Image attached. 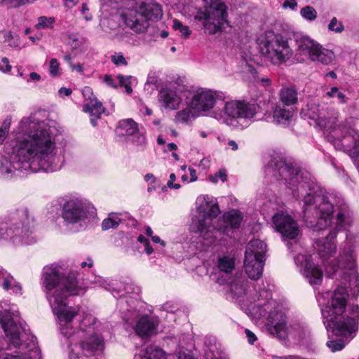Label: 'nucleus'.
<instances>
[{
    "mask_svg": "<svg viewBox=\"0 0 359 359\" xmlns=\"http://www.w3.org/2000/svg\"><path fill=\"white\" fill-rule=\"evenodd\" d=\"M60 69V65L57 62V59L53 58L50 61L49 69L50 74L52 76L55 77L58 75V72Z\"/></svg>",
    "mask_w": 359,
    "mask_h": 359,
    "instance_id": "nucleus-47",
    "label": "nucleus"
},
{
    "mask_svg": "<svg viewBox=\"0 0 359 359\" xmlns=\"http://www.w3.org/2000/svg\"><path fill=\"white\" fill-rule=\"evenodd\" d=\"M147 353L148 354L147 359H166L165 352L158 347H150Z\"/></svg>",
    "mask_w": 359,
    "mask_h": 359,
    "instance_id": "nucleus-37",
    "label": "nucleus"
},
{
    "mask_svg": "<svg viewBox=\"0 0 359 359\" xmlns=\"http://www.w3.org/2000/svg\"><path fill=\"white\" fill-rule=\"evenodd\" d=\"M1 327L8 338L9 343L6 338H0V350L10 349L11 346L15 348L21 345V339L18 327L9 312H4L0 316Z\"/></svg>",
    "mask_w": 359,
    "mask_h": 359,
    "instance_id": "nucleus-11",
    "label": "nucleus"
},
{
    "mask_svg": "<svg viewBox=\"0 0 359 359\" xmlns=\"http://www.w3.org/2000/svg\"><path fill=\"white\" fill-rule=\"evenodd\" d=\"M316 57L317 58H313L312 61H318L323 65H328L333 62L335 55L332 50L324 48L320 45L319 50L316 53Z\"/></svg>",
    "mask_w": 359,
    "mask_h": 359,
    "instance_id": "nucleus-31",
    "label": "nucleus"
},
{
    "mask_svg": "<svg viewBox=\"0 0 359 359\" xmlns=\"http://www.w3.org/2000/svg\"><path fill=\"white\" fill-rule=\"evenodd\" d=\"M292 116V109H285L280 105H277L273 111V119L280 124L287 125Z\"/></svg>",
    "mask_w": 359,
    "mask_h": 359,
    "instance_id": "nucleus-27",
    "label": "nucleus"
},
{
    "mask_svg": "<svg viewBox=\"0 0 359 359\" xmlns=\"http://www.w3.org/2000/svg\"><path fill=\"white\" fill-rule=\"evenodd\" d=\"M13 278L11 276H8L6 277L3 281V287L6 290H12L13 292L18 293L21 291L22 287L21 285L14 282V284H13Z\"/></svg>",
    "mask_w": 359,
    "mask_h": 359,
    "instance_id": "nucleus-33",
    "label": "nucleus"
},
{
    "mask_svg": "<svg viewBox=\"0 0 359 359\" xmlns=\"http://www.w3.org/2000/svg\"><path fill=\"white\" fill-rule=\"evenodd\" d=\"M226 6L224 3H219L214 7H210L208 19L224 25L227 22Z\"/></svg>",
    "mask_w": 359,
    "mask_h": 359,
    "instance_id": "nucleus-26",
    "label": "nucleus"
},
{
    "mask_svg": "<svg viewBox=\"0 0 359 359\" xmlns=\"http://www.w3.org/2000/svg\"><path fill=\"white\" fill-rule=\"evenodd\" d=\"M55 22L54 18H47L46 16H41L38 18V23L36 25L37 29H44L52 27L53 23Z\"/></svg>",
    "mask_w": 359,
    "mask_h": 359,
    "instance_id": "nucleus-40",
    "label": "nucleus"
},
{
    "mask_svg": "<svg viewBox=\"0 0 359 359\" xmlns=\"http://www.w3.org/2000/svg\"><path fill=\"white\" fill-rule=\"evenodd\" d=\"M280 100L284 105L290 106L297 103V91L294 88L287 87L281 89Z\"/></svg>",
    "mask_w": 359,
    "mask_h": 359,
    "instance_id": "nucleus-28",
    "label": "nucleus"
},
{
    "mask_svg": "<svg viewBox=\"0 0 359 359\" xmlns=\"http://www.w3.org/2000/svg\"><path fill=\"white\" fill-rule=\"evenodd\" d=\"M162 6L156 0H143L135 7L124 10L121 18L127 27L137 33L145 32L149 22H157L163 17Z\"/></svg>",
    "mask_w": 359,
    "mask_h": 359,
    "instance_id": "nucleus-5",
    "label": "nucleus"
},
{
    "mask_svg": "<svg viewBox=\"0 0 359 359\" xmlns=\"http://www.w3.org/2000/svg\"><path fill=\"white\" fill-rule=\"evenodd\" d=\"M224 220L231 229H238L243 220V214L238 210H232L224 213Z\"/></svg>",
    "mask_w": 359,
    "mask_h": 359,
    "instance_id": "nucleus-29",
    "label": "nucleus"
},
{
    "mask_svg": "<svg viewBox=\"0 0 359 359\" xmlns=\"http://www.w3.org/2000/svg\"><path fill=\"white\" fill-rule=\"evenodd\" d=\"M69 67L72 71L76 70L78 72H83V66L80 63H78L76 65L72 63Z\"/></svg>",
    "mask_w": 359,
    "mask_h": 359,
    "instance_id": "nucleus-58",
    "label": "nucleus"
},
{
    "mask_svg": "<svg viewBox=\"0 0 359 359\" xmlns=\"http://www.w3.org/2000/svg\"><path fill=\"white\" fill-rule=\"evenodd\" d=\"M217 97L215 91L198 89L194 93L189 104L197 111H208L214 107Z\"/></svg>",
    "mask_w": 359,
    "mask_h": 359,
    "instance_id": "nucleus-14",
    "label": "nucleus"
},
{
    "mask_svg": "<svg viewBox=\"0 0 359 359\" xmlns=\"http://www.w3.org/2000/svg\"><path fill=\"white\" fill-rule=\"evenodd\" d=\"M266 168L277 180H283L286 182L296 178L300 172L299 166L294 162L281 154H272Z\"/></svg>",
    "mask_w": 359,
    "mask_h": 359,
    "instance_id": "nucleus-9",
    "label": "nucleus"
},
{
    "mask_svg": "<svg viewBox=\"0 0 359 359\" xmlns=\"http://www.w3.org/2000/svg\"><path fill=\"white\" fill-rule=\"evenodd\" d=\"M210 181L214 183L218 182V179H220L223 182L227 180V174L225 169H219V171L215 174V175H210Z\"/></svg>",
    "mask_w": 359,
    "mask_h": 359,
    "instance_id": "nucleus-46",
    "label": "nucleus"
},
{
    "mask_svg": "<svg viewBox=\"0 0 359 359\" xmlns=\"http://www.w3.org/2000/svg\"><path fill=\"white\" fill-rule=\"evenodd\" d=\"M158 322L154 318L145 315L140 317L135 327L136 334L140 337L151 336L156 332Z\"/></svg>",
    "mask_w": 359,
    "mask_h": 359,
    "instance_id": "nucleus-19",
    "label": "nucleus"
},
{
    "mask_svg": "<svg viewBox=\"0 0 359 359\" xmlns=\"http://www.w3.org/2000/svg\"><path fill=\"white\" fill-rule=\"evenodd\" d=\"M260 52L272 64L280 65L286 62L292 55L287 40L280 34L269 33L260 43Z\"/></svg>",
    "mask_w": 359,
    "mask_h": 359,
    "instance_id": "nucleus-7",
    "label": "nucleus"
},
{
    "mask_svg": "<svg viewBox=\"0 0 359 359\" xmlns=\"http://www.w3.org/2000/svg\"><path fill=\"white\" fill-rule=\"evenodd\" d=\"M208 15H209V9L208 8L205 7L203 10L201 9L199 10L196 15H195L194 18L198 20H207L208 19Z\"/></svg>",
    "mask_w": 359,
    "mask_h": 359,
    "instance_id": "nucleus-49",
    "label": "nucleus"
},
{
    "mask_svg": "<svg viewBox=\"0 0 359 359\" xmlns=\"http://www.w3.org/2000/svg\"><path fill=\"white\" fill-rule=\"evenodd\" d=\"M348 297L347 288L338 287L333 291L330 299L321 311L327 330L336 336L347 337L358 329V305L350 306L351 316L344 314Z\"/></svg>",
    "mask_w": 359,
    "mask_h": 359,
    "instance_id": "nucleus-3",
    "label": "nucleus"
},
{
    "mask_svg": "<svg viewBox=\"0 0 359 359\" xmlns=\"http://www.w3.org/2000/svg\"><path fill=\"white\" fill-rule=\"evenodd\" d=\"M304 275L311 285H319L323 280L322 269L318 264L309 260L306 261Z\"/></svg>",
    "mask_w": 359,
    "mask_h": 359,
    "instance_id": "nucleus-22",
    "label": "nucleus"
},
{
    "mask_svg": "<svg viewBox=\"0 0 359 359\" xmlns=\"http://www.w3.org/2000/svg\"><path fill=\"white\" fill-rule=\"evenodd\" d=\"M266 328L269 332L279 339H285L287 337V328L285 316L282 313H271Z\"/></svg>",
    "mask_w": 359,
    "mask_h": 359,
    "instance_id": "nucleus-17",
    "label": "nucleus"
},
{
    "mask_svg": "<svg viewBox=\"0 0 359 359\" xmlns=\"http://www.w3.org/2000/svg\"><path fill=\"white\" fill-rule=\"evenodd\" d=\"M326 95L329 97H334L337 96L339 98L340 103L344 104L347 102V97L343 93L339 90L337 87L331 88L330 90L327 92Z\"/></svg>",
    "mask_w": 359,
    "mask_h": 359,
    "instance_id": "nucleus-42",
    "label": "nucleus"
},
{
    "mask_svg": "<svg viewBox=\"0 0 359 359\" xmlns=\"http://www.w3.org/2000/svg\"><path fill=\"white\" fill-rule=\"evenodd\" d=\"M257 105L246 101H231L226 103L225 114L233 118H252L257 114Z\"/></svg>",
    "mask_w": 359,
    "mask_h": 359,
    "instance_id": "nucleus-13",
    "label": "nucleus"
},
{
    "mask_svg": "<svg viewBox=\"0 0 359 359\" xmlns=\"http://www.w3.org/2000/svg\"><path fill=\"white\" fill-rule=\"evenodd\" d=\"M304 215L307 220L309 214L314 210L317 220L316 226L319 230L326 229L331 224L334 213V205L326 196H315L308 194L304 197Z\"/></svg>",
    "mask_w": 359,
    "mask_h": 359,
    "instance_id": "nucleus-6",
    "label": "nucleus"
},
{
    "mask_svg": "<svg viewBox=\"0 0 359 359\" xmlns=\"http://www.w3.org/2000/svg\"><path fill=\"white\" fill-rule=\"evenodd\" d=\"M158 100L166 109H177L182 100L177 92L168 88H163L158 94Z\"/></svg>",
    "mask_w": 359,
    "mask_h": 359,
    "instance_id": "nucleus-20",
    "label": "nucleus"
},
{
    "mask_svg": "<svg viewBox=\"0 0 359 359\" xmlns=\"http://www.w3.org/2000/svg\"><path fill=\"white\" fill-rule=\"evenodd\" d=\"M34 131L27 137L18 138L13 147L14 157L3 167L6 173L15 171L36 172L40 170L53 172L60 168V158L53 155L55 137L50 128L35 124Z\"/></svg>",
    "mask_w": 359,
    "mask_h": 359,
    "instance_id": "nucleus-1",
    "label": "nucleus"
},
{
    "mask_svg": "<svg viewBox=\"0 0 359 359\" xmlns=\"http://www.w3.org/2000/svg\"><path fill=\"white\" fill-rule=\"evenodd\" d=\"M124 290L127 293H136L138 294L140 290L138 287L135 286L132 283H127L124 286Z\"/></svg>",
    "mask_w": 359,
    "mask_h": 359,
    "instance_id": "nucleus-52",
    "label": "nucleus"
},
{
    "mask_svg": "<svg viewBox=\"0 0 359 359\" xmlns=\"http://www.w3.org/2000/svg\"><path fill=\"white\" fill-rule=\"evenodd\" d=\"M82 93L85 97L83 111L90 114L91 116L90 123L93 126H96L97 121L100 119L101 115L104 113L105 108L103 107L102 103L93 95L92 89L90 87H86L83 90Z\"/></svg>",
    "mask_w": 359,
    "mask_h": 359,
    "instance_id": "nucleus-15",
    "label": "nucleus"
},
{
    "mask_svg": "<svg viewBox=\"0 0 359 359\" xmlns=\"http://www.w3.org/2000/svg\"><path fill=\"white\" fill-rule=\"evenodd\" d=\"M151 240L153 242L156 243H161L163 246H165V243L164 241H162L160 238V237H158V236H152L151 237Z\"/></svg>",
    "mask_w": 359,
    "mask_h": 359,
    "instance_id": "nucleus-61",
    "label": "nucleus"
},
{
    "mask_svg": "<svg viewBox=\"0 0 359 359\" xmlns=\"http://www.w3.org/2000/svg\"><path fill=\"white\" fill-rule=\"evenodd\" d=\"M220 213V210L217 204H213L210 208L207 215L210 218H215Z\"/></svg>",
    "mask_w": 359,
    "mask_h": 359,
    "instance_id": "nucleus-50",
    "label": "nucleus"
},
{
    "mask_svg": "<svg viewBox=\"0 0 359 359\" xmlns=\"http://www.w3.org/2000/svg\"><path fill=\"white\" fill-rule=\"evenodd\" d=\"M176 180V176L174 173H171L170 175V180H168V183H167V185L169 188H173V189H178L180 188V184H175L174 182Z\"/></svg>",
    "mask_w": 359,
    "mask_h": 359,
    "instance_id": "nucleus-53",
    "label": "nucleus"
},
{
    "mask_svg": "<svg viewBox=\"0 0 359 359\" xmlns=\"http://www.w3.org/2000/svg\"><path fill=\"white\" fill-rule=\"evenodd\" d=\"M191 108L189 107V108H185L180 111H178L175 115L176 121L186 123L190 119L191 114Z\"/></svg>",
    "mask_w": 359,
    "mask_h": 359,
    "instance_id": "nucleus-38",
    "label": "nucleus"
},
{
    "mask_svg": "<svg viewBox=\"0 0 359 359\" xmlns=\"http://www.w3.org/2000/svg\"><path fill=\"white\" fill-rule=\"evenodd\" d=\"M209 225L206 223L205 219H199L197 223V229L201 236H205L208 232Z\"/></svg>",
    "mask_w": 359,
    "mask_h": 359,
    "instance_id": "nucleus-48",
    "label": "nucleus"
},
{
    "mask_svg": "<svg viewBox=\"0 0 359 359\" xmlns=\"http://www.w3.org/2000/svg\"><path fill=\"white\" fill-rule=\"evenodd\" d=\"M172 27L175 31H178L181 36L184 38H188L191 33L188 26L184 25L180 20L176 19L173 20Z\"/></svg>",
    "mask_w": 359,
    "mask_h": 359,
    "instance_id": "nucleus-36",
    "label": "nucleus"
},
{
    "mask_svg": "<svg viewBox=\"0 0 359 359\" xmlns=\"http://www.w3.org/2000/svg\"><path fill=\"white\" fill-rule=\"evenodd\" d=\"M351 211L348 206L343 203L337 207L336 226L338 229L346 228L351 224Z\"/></svg>",
    "mask_w": 359,
    "mask_h": 359,
    "instance_id": "nucleus-25",
    "label": "nucleus"
},
{
    "mask_svg": "<svg viewBox=\"0 0 359 359\" xmlns=\"http://www.w3.org/2000/svg\"><path fill=\"white\" fill-rule=\"evenodd\" d=\"M337 237V231L335 229L330 231L329 234L324 239H319L317 244L318 245V253L323 258H328L335 253L337 245L335 239Z\"/></svg>",
    "mask_w": 359,
    "mask_h": 359,
    "instance_id": "nucleus-21",
    "label": "nucleus"
},
{
    "mask_svg": "<svg viewBox=\"0 0 359 359\" xmlns=\"http://www.w3.org/2000/svg\"><path fill=\"white\" fill-rule=\"evenodd\" d=\"M228 145L231 147V149L233 151L238 149V144L234 140H229L228 142Z\"/></svg>",
    "mask_w": 359,
    "mask_h": 359,
    "instance_id": "nucleus-62",
    "label": "nucleus"
},
{
    "mask_svg": "<svg viewBox=\"0 0 359 359\" xmlns=\"http://www.w3.org/2000/svg\"><path fill=\"white\" fill-rule=\"evenodd\" d=\"M88 207L78 198L67 201L62 208V217L69 224L85 222L89 215Z\"/></svg>",
    "mask_w": 359,
    "mask_h": 359,
    "instance_id": "nucleus-10",
    "label": "nucleus"
},
{
    "mask_svg": "<svg viewBox=\"0 0 359 359\" xmlns=\"http://www.w3.org/2000/svg\"><path fill=\"white\" fill-rule=\"evenodd\" d=\"M276 229L282 236L287 239L297 237L299 230L296 222L289 215L283 212L275 214L272 217Z\"/></svg>",
    "mask_w": 359,
    "mask_h": 359,
    "instance_id": "nucleus-12",
    "label": "nucleus"
},
{
    "mask_svg": "<svg viewBox=\"0 0 359 359\" xmlns=\"http://www.w3.org/2000/svg\"><path fill=\"white\" fill-rule=\"evenodd\" d=\"M353 255L351 246H348V248H344L339 255V259L332 262L331 268L334 273H335L339 268L345 269L352 265Z\"/></svg>",
    "mask_w": 359,
    "mask_h": 359,
    "instance_id": "nucleus-23",
    "label": "nucleus"
},
{
    "mask_svg": "<svg viewBox=\"0 0 359 359\" xmlns=\"http://www.w3.org/2000/svg\"><path fill=\"white\" fill-rule=\"evenodd\" d=\"M137 241L142 243L144 245L147 243L149 242V239L145 238L143 235L140 234L138 237H137Z\"/></svg>",
    "mask_w": 359,
    "mask_h": 359,
    "instance_id": "nucleus-63",
    "label": "nucleus"
},
{
    "mask_svg": "<svg viewBox=\"0 0 359 359\" xmlns=\"http://www.w3.org/2000/svg\"><path fill=\"white\" fill-rule=\"evenodd\" d=\"M65 1V5L68 8H73L75 6L79 0H63Z\"/></svg>",
    "mask_w": 359,
    "mask_h": 359,
    "instance_id": "nucleus-57",
    "label": "nucleus"
},
{
    "mask_svg": "<svg viewBox=\"0 0 359 359\" xmlns=\"http://www.w3.org/2000/svg\"><path fill=\"white\" fill-rule=\"evenodd\" d=\"M297 6V3L296 0H285L283 4L284 8H290L291 9H294Z\"/></svg>",
    "mask_w": 359,
    "mask_h": 359,
    "instance_id": "nucleus-56",
    "label": "nucleus"
},
{
    "mask_svg": "<svg viewBox=\"0 0 359 359\" xmlns=\"http://www.w3.org/2000/svg\"><path fill=\"white\" fill-rule=\"evenodd\" d=\"M222 26V25L219 24V22L212 21L210 19H208L203 22L204 29L209 34H216L221 29Z\"/></svg>",
    "mask_w": 359,
    "mask_h": 359,
    "instance_id": "nucleus-35",
    "label": "nucleus"
},
{
    "mask_svg": "<svg viewBox=\"0 0 359 359\" xmlns=\"http://www.w3.org/2000/svg\"><path fill=\"white\" fill-rule=\"evenodd\" d=\"M104 81L106 84H107L108 86H109L111 87H113L115 88H117V85L116 84V82L111 75L106 74L104 76Z\"/></svg>",
    "mask_w": 359,
    "mask_h": 359,
    "instance_id": "nucleus-54",
    "label": "nucleus"
},
{
    "mask_svg": "<svg viewBox=\"0 0 359 359\" xmlns=\"http://www.w3.org/2000/svg\"><path fill=\"white\" fill-rule=\"evenodd\" d=\"M111 62L118 67V66H127L128 65V61L124 57L123 54L120 53H115L114 55L111 56Z\"/></svg>",
    "mask_w": 359,
    "mask_h": 359,
    "instance_id": "nucleus-43",
    "label": "nucleus"
},
{
    "mask_svg": "<svg viewBox=\"0 0 359 359\" xmlns=\"http://www.w3.org/2000/svg\"><path fill=\"white\" fill-rule=\"evenodd\" d=\"M33 229L34 219L30 220L28 209H17L9 213L7 222L0 223V241L30 244L34 241L32 237Z\"/></svg>",
    "mask_w": 359,
    "mask_h": 359,
    "instance_id": "nucleus-4",
    "label": "nucleus"
},
{
    "mask_svg": "<svg viewBox=\"0 0 359 359\" xmlns=\"http://www.w3.org/2000/svg\"><path fill=\"white\" fill-rule=\"evenodd\" d=\"M59 93L60 94L63 93L65 96H69L72 94V90L71 88H67L62 87L59 90Z\"/></svg>",
    "mask_w": 359,
    "mask_h": 359,
    "instance_id": "nucleus-59",
    "label": "nucleus"
},
{
    "mask_svg": "<svg viewBox=\"0 0 359 359\" xmlns=\"http://www.w3.org/2000/svg\"><path fill=\"white\" fill-rule=\"evenodd\" d=\"M116 132L120 136H134L133 142L136 145H144L146 144V137L139 132L138 123L133 118L119 121Z\"/></svg>",
    "mask_w": 359,
    "mask_h": 359,
    "instance_id": "nucleus-16",
    "label": "nucleus"
},
{
    "mask_svg": "<svg viewBox=\"0 0 359 359\" xmlns=\"http://www.w3.org/2000/svg\"><path fill=\"white\" fill-rule=\"evenodd\" d=\"M76 271L60 273L57 266L45 267L42 273V287L48 299L53 313L61 323V333L69 337L73 332L69 325L79 315L81 306L67 309L69 297L82 296L87 290L83 283L79 280Z\"/></svg>",
    "mask_w": 359,
    "mask_h": 359,
    "instance_id": "nucleus-2",
    "label": "nucleus"
},
{
    "mask_svg": "<svg viewBox=\"0 0 359 359\" xmlns=\"http://www.w3.org/2000/svg\"><path fill=\"white\" fill-rule=\"evenodd\" d=\"M144 250L147 255H151L153 252V248L150 245V242H147L144 245Z\"/></svg>",
    "mask_w": 359,
    "mask_h": 359,
    "instance_id": "nucleus-60",
    "label": "nucleus"
},
{
    "mask_svg": "<svg viewBox=\"0 0 359 359\" xmlns=\"http://www.w3.org/2000/svg\"><path fill=\"white\" fill-rule=\"evenodd\" d=\"M112 214H110L109 217L104 219L102 223V229L104 231L108 230L109 229H116L119 225V221L113 219L111 216Z\"/></svg>",
    "mask_w": 359,
    "mask_h": 359,
    "instance_id": "nucleus-41",
    "label": "nucleus"
},
{
    "mask_svg": "<svg viewBox=\"0 0 359 359\" xmlns=\"http://www.w3.org/2000/svg\"><path fill=\"white\" fill-rule=\"evenodd\" d=\"M220 283L229 284L231 291L236 295L242 296L245 294L246 285L243 283L239 284L236 281L231 280V277H229L228 279L224 280V281L222 280Z\"/></svg>",
    "mask_w": 359,
    "mask_h": 359,
    "instance_id": "nucleus-32",
    "label": "nucleus"
},
{
    "mask_svg": "<svg viewBox=\"0 0 359 359\" xmlns=\"http://www.w3.org/2000/svg\"><path fill=\"white\" fill-rule=\"evenodd\" d=\"M217 266L220 273L229 276L235 269V259L229 256L219 257Z\"/></svg>",
    "mask_w": 359,
    "mask_h": 359,
    "instance_id": "nucleus-30",
    "label": "nucleus"
},
{
    "mask_svg": "<svg viewBox=\"0 0 359 359\" xmlns=\"http://www.w3.org/2000/svg\"><path fill=\"white\" fill-rule=\"evenodd\" d=\"M301 15L305 19L312 21L316 18L317 12L313 7L310 6H306L302 8Z\"/></svg>",
    "mask_w": 359,
    "mask_h": 359,
    "instance_id": "nucleus-39",
    "label": "nucleus"
},
{
    "mask_svg": "<svg viewBox=\"0 0 359 359\" xmlns=\"http://www.w3.org/2000/svg\"><path fill=\"white\" fill-rule=\"evenodd\" d=\"M4 359H22V357L20 355H14L8 354Z\"/></svg>",
    "mask_w": 359,
    "mask_h": 359,
    "instance_id": "nucleus-64",
    "label": "nucleus"
},
{
    "mask_svg": "<svg viewBox=\"0 0 359 359\" xmlns=\"http://www.w3.org/2000/svg\"><path fill=\"white\" fill-rule=\"evenodd\" d=\"M264 243L259 241H253L250 247H248L245 252L244 268L246 274L252 280L259 279L263 272L265 261L264 251L262 250Z\"/></svg>",
    "mask_w": 359,
    "mask_h": 359,
    "instance_id": "nucleus-8",
    "label": "nucleus"
},
{
    "mask_svg": "<svg viewBox=\"0 0 359 359\" xmlns=\"http://www.w3.org/2000/svg\"><path fill=\"white\" fill-rule=\"evenodd\" d=\"M117 79H118L119 85L121 87H124L128 86L129 84H131V76H124L123 75L118 74L117 76Z\"/></svg>",
    "mask_w": 359,
    "mask_h": 359,
    "instance_id": "nucleus-51",
    "label": "nucleus"
},
{
    "mask_svg": "<svg viewBox=\"0 0 359 359\" xmlns=\"http://www.w3.org/2000/svg\"><path fill=\"white\" fill-rule=\"evenodd\" d=\"M245 332L246 334L248 342L250 344H253L257 339L256 335L248 329H245Z\"/></svg>",
    "mask_w": 359,
    "mask_h": 359,
    "instance_id": "nucleus-55",
    "label": "nucleus"
},
{
    "mask_svg": "<svg viewBox=\"0 0 359 359\" xmlns=\"http://www.w3.org/2000/svg\"><path fill=\"white\" fill-rule=\"evenodd\" d=\"M328 29L337 33H341L344 31V26L341 22H339L337 19L334 17L328 25Z\"/></svg>",
    "mask_w": 359,
    "mask_h": 359,
    "instance_id": "nucleus-44",
    "label": "nucleus"
},
{
    "mask_svg": "<svg viewBox=\"0 0 359 359\" xmlns=\"http://www.w3.org/2000/svg\"><path fill=\"white\" fill-rule=\"evenodd\" d=\"M327 346L332 350V351L334 352L343 349L345 344L344 340L336 339L328 341L327 342Z\"/></svg>",
    "mask_w": 359,
    "mask_h": 359,
    "instance_id": "nucleus-45",
    "label": "nucleus"
},
{
    "mask_svg": "<svg viewBox=\"0 0 359 359\" xmlns=\"http://www.w3.org/2000/svg\"><path fill=\"white\" fill-rule=\"evenodd\" d=\"M102 340L97 335H91L87 340L81 341L80 346L83 355L86 357L93 355L101 345Z\"/></svg>",
    "mask_w": 359,
    "mask_h": 359,
    "instance_id": "nucleus-24",
    "label": "nucleus"
},
{
    "mask_svg": "<svg viewBox=\"0 0 359 359\" xmlns=\"http://www.w3.org/2000/svg\"><path fill=\"white\" fill-rule=\"evenodd\" d=\"M297 53L298 56H304L312 60L316 57V53L319 50L320 44L307 36H301L296 38Z\"/></svg>",
    "mask_w": 359,
    "mask_h": 359,
    "instance_id": "nucleus-18",
    "label": "nucleus"
},
{
    "mask_svg": "<svg viewBox=\"0 0 359 359\" xmlns=\"http://www.w3.org/2000/svg\"><path fill=\"white\" fill-rule=\"evenodd\" d=\"M11 124V118L10 117L6 118L2 122L0 127V145H1L6 137H8L10 131Z\"/></svg>",
    "mask_w": 359,
    "mask_h": 359,
    "instance_id": "nucleus-34",
    "label": "nucleus"
}]
</instances>
